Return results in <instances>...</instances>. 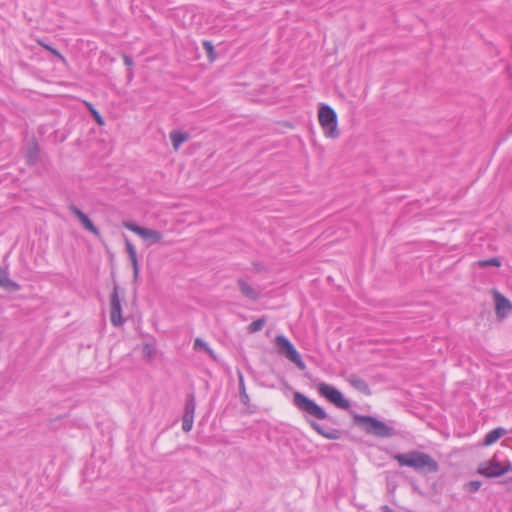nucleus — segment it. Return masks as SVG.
I'll return each instance as SVG.
<instances>
[{"mask_svg":"<svg viewBox=\"0 0 512 512\" xmlns=\"http://www.w3.org/2000/svg\"><path fill=\"white\" fill-rule=\"evenodd\" d=\"M394 459L400 466L413 468L421 474L437 473L439 464L429 454L412 450L407 453H399L394 455Z\"/></svg>","mask_w":512,"mask_h":512,"instance_id":"f257e3e1","label":"nucleus"},{"mask_svg":"<svg viewBox=\"0 0 512 512\" xmlns=\"http://www.w3.org/2000/svg\"><path fill=\"white\" fill-rule=\"evenodd\" d=\"M354 424L363 429L367 434L378 438H390L396 435V431L392 426L385 422L366 415H353Z\"/></svg>","mask_w":512,"mask_h":512,"instance_id":"f03ea898","label":"nucleus"},{"mask_svg":"<svg viewBox=\"0 0 512 512\" xmlns=\"http://www.w3.org/2000/svg\"><path fill=\"white\" fill-rule=\"evenodd\" d=\"M293 403L294 405L302 412L308 414L319 420H327L334 425H339V421L330 416L321 406H319L315 401L308 398L301 392H295L293 395Z\"/></svg>","mask_w":512,"mask_h":512,"instance_id":"7ed1b4c3","label":"nucleus"},{"mask_svg":"<svg viewBox=\"0 0 512 512\" xmlns=\"http://www.w3.org/2000/svg\"><path fill=\"white\" fill-rule=\"evenodd\" d=\"M318 119L326 137L336 139L340 136L337 114L331 106L322 104L319 107Z\"/></svg>","mask_w":512,"mask_h":512,"instance_id":"20e7f679","label":"nucleus"},{"mask_svg":"<svg viewBox=\"0 0 512 512\" xmlns=\"http://www.w3.org/2000/svg\"><path fill=\"white\" fill-rule=\"evenodd\" d=\"M275 344L280 355L289 359L300 370H304L306 368V365L302 360L299 352L288 338H286L284 335H277L275 337Z\"/></svg>","mask_w":512,"mask_h":512,"instance_id":"39448f33","label":"nucleus"},{"mask_svg":"<svg viewBox=\"0 0 512 512\" xmlns=\"http://www.w3.org/2000/svg\"><path fill=\"white\" fill-rule=\"evenodd\" d=\"M317 389L321 396L336 407L345 410L350 408V402L344 398L343 394L336 387L326 383H320Z\"/></svg>","mask_w":512,"mask_h":512,"instance_id":"423d86ee","label":"nucleus"},{"mask_svg":"<svg viewBox=\"0 0 512 512\" xmlns=\"http://www.w3.org/2000/svg\"><path fill=\"white\" fill-rule=\"evenodd\" d=\"M110 321L115 327L121 326L124 323L122 318L120 287L116 283H114L113 292L110 296Z\"/></svg>","mask_w":512,"mask_h":512,"instance_id":"0eeeda50","label":"nucleus"},{"mask_svg":"<svg viewBox=\"0 0 512 512\" xmlns=\"http://www.w3.org/2000/svg\"><path fill=\"white\" fill-rule=\"evenodd\" d=\"M123 226L139 235L142 239L149 241L148 245L159 243L162 239V233L158 230L145 228L130 221H124Z\"/></svg>","mask_w":512,"mask_h":512,"instance_id":"6e6552de","label":"nucleus"},{"mask_svg":"<svg viewBox=\"0 0 512 512\" xmlns=\"http://www.w3.org/2000/svg\"><path fill=\"white\" fill-rule=\"evenodd\" d=\"M492 292L495 300L496 314L498 318L503 319L512 312V303L496 289H493Z\"/></svg>","mask_w":512,"mask_h":512,"instance_id":"1a4fd4ad","label":"nucleus"},{"mask_svg":"<svg viewBox=\"0 0 512 512\" xmlns=\"http://www.w3.org/2000/svg\"><path fill=\"white\" fill-rule=\"evenodd\" d=\"M69 210L75 217H77V219L80 221V223L86 230H88L97 237L100 236L99 229L93 224L90 218L85 213H83L77 206L72 204L69 206Z\"/></svg>","mask_w":512,"mask_h":512,"instance_id":"9d476101","label":"nucleus"},{"mask_svg":"<svg viewBox=\"0 0 512 512\" xmlns=\"http://www.w3.org/2000/svg\"><path fill=\"white\" fill-rule=\"evenodd\" d=\"M307 423L315 430L319 435L329 440H338L342 437L343 431L335 428H325L314 420L307 419Z\"/></svg>","mask_w":512,"mask_h":512,"instance_id":"9b49d317","label":"nucleus"},{"mask_svg":"<svg viewBox=\"0 0 512 512\" xmlns=\"http://www.w3.org/2000/svg\"><path fill=\"white\" fill-rule=\"evenodd\" d=\"M346 381L357 391L366 396L371 395V389L367 382L356 374H350L346 377Z\"/></svg>","mask_w":512,"mask_h":512,"instance_id":"f8f14e48","label":"nucleus"},{"mask_svg":"<svg viewBox=\"0 0 512 512\" xmlns=\"http://www.w3.org/2000/svg\"><path fill=\"white\" fill-rule=\"evenodd\" d=\"M125 247H126V251L128 253L129 259L132 264L133 278H134V280H137V278L139 276V263H138L136 249L128 238H125Z\"/></svg>","mask_w":512,"mask_h":512,"instance_id":"ddd939ff","label":"nucleus"},{"mask_svg":"<svg viewBox=\"0 0 512 512\" xmlns=\"http://www.w3.org/2000/svg\"><path fill=\"white\" fill-rule=\"evenodd\" d=\"M0 287L8 292H16L20 289V285L10 279L9 274L0 266Z\"/></svg>","mask_w":512,"mask_h":512,"instance_id":"4468645a","label":"nucleus"},{"mask_svg":"<svg viewBox=\"0 0 512 512\" xmlns=\"http://www.w3.org/2000/svg\"><path fill=\"white\" fill-rule=\"evenodd\" d=\"M40 159L39 147L36 141H31L27 146L26 161L29 165H35Z\"/></svg>","mask_w":512,"mask_h":512,"instance_id":"2eb2a0df","label":"nucleus"},{"mask_svg":"<svg viewBox=\"0 0 512 512\" xmlns=\"http://www.w3.org/2000/svg\"><path fill=\"white\" fill-rule=\"evenodd\" d=\"M499 465H500V463L498 461H496L495 458H493L489 461L481 462L478 465L477 472L480 475L488 478V475L486 473H491V472L497 471L499 469Z\"/></svg>","mask_w":512,"mask_h":512,"instance_id":"dca6fc26","label":"nucleus"},{"mask_svg":"<svg viewBox=\"0 0 512 512\" xmlns=\"http://www.w3.org/2000/svg\"><path fill=\"white\" fill-rule=\"evenodd\" d=\"M170 139L174 150L177 151L189 139V135L185 132L173 130L170 132Z\"/></svg>","mask_w":512,"mask_h":512,"instance_id":"f3484780","label":"nucleus"},{"mask_svg":"<svg viewBox=\"0 0 512 512\" xmlns=\"http://www.w3.org/2000/svg\"><path fill=\"white\" fill-rule=\"evenodd\" d=\"M506 430L502 427L495 428L491 430L484 439V445L489 446L498 441L503 435H505Z\"/></svg>","mask_w":512,"mask_h":512,"instance_id":"a211bd4d","label":"nucleus"},{"mask_svg":"<svg viewBox=\"0 0 512 512\" xmlns=\"http://www.w3.org/2000/svg\"><path fill=\"white\" fill-rule=\"evenodd\" d=\"M238 286L240 288L241 293L245 297L251 300H256L258 298V293L255 291V289L247 282H245L243 279L238 280Z\"/></svg>","mask_w":512,"mask_h":512,"instance_id":"6ab92c4d","label":"nucleus"},{"mask_svg":"<svg viewBox=\"0 0 512 512\" xmlns=\"http://www.w3.org/2000/svg\"><path fill=\"white\" fill-rule=\"evenodd\" d=\"M238 380L240 400L245 406H248L250 399L246 392L244 377L240 371H238Z\"/></svg>","mask_w":512,"mask_h":512,"instance_id":"aec40b11","label":"nucleus"},{"mask_svg":"<svg viewBox=\"0 0 512 512\" xmlns=\"http://www.w3.org/2000/svg\"><path fill=\"white\" fill-rule=\"evenodd\" d=\"M195 408H196L195 396L193 393H190L187 395V398H186L184 415L194 417Z\"/></svg>","mask_w":512,"mask_h":512,"instance_id":"412c9836","label":"nucleus"},{"mask_svg":"<svg viewBox=\"0 0 512 512\" xmlns=\"http://www.w3.org/2000/svg\"><path fill=\"white\" fill-rule=\"evenodd\" d=\"M510 471H512V464L510 462H507L504 465H502L500 463L499 469L497 471H494L491 473H486V474L488 475V478H494V477H500Z\"/></svg>","mask_w":512,"mask_h":512,"instance_id":"4be33fe9","label":"nucleus"},{"mask_svg":"<svg viewBox=\"0 0 512 512\" xmlns=\"http://www.w3.org/2000/svg\"><path fill=\"white\" fill-rule=\"evenodd\" d=\"M265 324H266V318L261 317L255 321H253L252 323H250L249 326L247 327V331L250 334L256 333V332L260 331L264 327Z\"/></svg>","mask_w":512,"mask_h":512,"instance_id":"5701e85b","label":"nucleus"},{"mask_svg":"<svg viewBox=\"0 0 512 512\" xmlns=\"http://www.w3.org/2000/svg\"><path fill=\"white\" fill-rule=\"evenodd\" d=\"M478 265L479 267H488V266H494V267H500L501 266V261L499 258L497 257H493V258H490V259H485V260H480L478 261Z\"/></svg>","mask_w":512,"mask_h":512,"instance_id":"b1692460","label":"nucleus"},{"mask_svg":"<svg viewBox=\"0 0 512 512\" xmlns=\"http://www.w3.org/2000/svg\"><path fill=\"white\" fill-rule=\"evenodd\" d=\"M156 349L151 343H145L142 348L143 356L149 360L153 359Z\"/></svg>","mask_w":512,"mask_h":512,"instance_id":"393cba45","label":"nucleus"},{"mask_svg":"<svg viewBox=\"0 0 512 512\" xmlns=\"http://www.w3.org/2000/svg\"><path fill=\"white\" fill-rule=\"evenodd\" d=\"M482 486V482L479 480H473L464 485V490L474 493L477 492Z\"/></svg>","mask_w":512,"mask_h":512,"instance_id":"a878e982","label":"nucleus"},{"mask_svg":"<svg viewBox=\"0 0 512 512\" xmlns=\"http://www.w3.org/2000/svg\"><path fill=\"white\" fill-rule=\"evenodd\" d=\"M203 48L206 51L209 60L213 61L216 58L213 44L210 41L205 40L203 41Z\"/></svg>","mask_w":512,"mask_h":512,"instance_id":"bb28decb","label":"nucleus"},{"mask_svg":"<svg viewBox=\"0 0 512 512\" xmlns=\"http://www.w3.org/2000/svg\"><path fill=\"white\" fill-rule=\"evenodd\" d=\"M193 419H194V417H192V416L183 415V418H182V429H183L184 432L191 431V429L193 427Z\"/></svg>","mask_w":512,"mask_h":512,"instance_id":"cd10ccee","label":"nucleus"},{"mask_svg":"<svg viewBox=\"0 0 512 512\" xmlns=\"http://www.w3.org/2000/svg\"><path fill=\"white\" fill-rule=\"evenodd\" d=\"M38 44L41 45L46 50L50 51L54 56H56L61 61H63V62L65 61L64 56L57 49L53 48L52 46H50L48 44H45L44 42H42L40 40L38 41Z\"/></svg>","mask_w":512,"mask_h":512,"instance_id":"c85d7f7f","label":"nucleus"},{"mask_svg":"<svg viewBox=\"0 0 512 512\" xmlns=\"http://www.w3.org/2000/svg\"><path fill=\"white\" fill-rule=\"evenodd\" d=\"M88 107H89V110L91 112V114L93 115L95 121L99 124V125H103L104 124V120L102 118V116L99 114V112L93 108V106L89 103H87Z\"/></svg>","mask_w":512,"mask_h":512,"instance_id":"c756f323","label":"nucleus"},{"mask_svg":"<svg viewBox=\"0 0 512 512\" xmlns=\"http://www.w3.org/2000/svg\"><path fill=\"white\" fill-rule=\"evenodd\" d=\"M209 346L208 344L203 341L201 338H196L194 341V349L195 350H208Z\"/></svg>","mask_w":512,"mask_h":512,"instance_id":"7c9ffc66","label":"nucleus"},{"mask_svg":"<svg viewBox=\"0 0 512 512\" xmlns=\"http://www.w3.org/2000/svg\"><path fill=\"white\" fill-rule=\"evenodd\" d=\"M123 61L126 66H132L134 63L132 57L128 55H123Z\"/></svg>","mask_w":512,"mask_h":512,"instance_id":"2f4dec72","label":"nucleus"},{"mask_svg":"<svg viewBox=\"0 0 512 512\" xmlns=\"http://www.w3.org/2000/svg\"><path fill=\"white\" fill-rule=\"evenodd\" d=\"M205 352L208 353L209 356L212 357L213 359H216V356H215L213 350L210 347Z\"/></svg>","mask_w":512,"mask_h":512,"instance_id":"473e14b6","label":"nucleus"},{"mask_svg":"<svg viewBox=\"0 0 512 512\" xmlns=\"http://www.w3.org/2000/svg\"><path fill=\"white\" fill-rule=\"evenodd\" d=\"M505 484L509 486V489H512V477L509 480L505 481Z\"/></svg>","mask_w":512,"mask_h":512,"instance_id":"72a5a7b5","label":"nucleus"},{"mask_svg":"<svg viewBox=\"0 0 512 512\" xmlns=\"http://www.w3.org/2000/svg\"><path fill=\"white\" fill-rule=\"evenodd\" d=\"M384 509L386 510V512H391V509L388 506H385Z\"/></svg>","mask_w":512,"mask_h":512,"instance_id":"f704fd0d","label":"nucleus"}]
</instances>
